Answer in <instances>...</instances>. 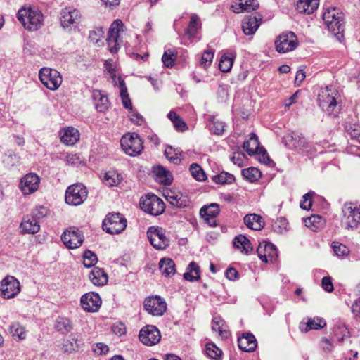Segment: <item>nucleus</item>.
I'll use <instances>...</instances> for the list:
<instances>
[{
	"label": "nucleus",
	"mask_w": 360,
	"mask_h": 360,
	"mask_svg": "<svg viewBox=\"0 0 360 360\" xmlns=\"http://www.w3.org/2000/svg\"><path fill=\"white\" fill-rule=\"evenodd\" d=\"M198 20V19L196 15L191 16L190 22L186 32V34L190 39H193L198 32L199 29V24Z\"/></svg>",
	"instance_id": "c03bdc74"
},
{
	"label": "nucleus",
	"mask_w": 360,
	"mask_h": 360,
	"mask_svg": "<svg viewBox=\"0 0 360 360\" xmlns=\"http://www.w3.org/2000/svg\"><path fill=\"white\" fill-rule=\"evenodd\" d=\"M103 229L110 234H118L127 227V219L120 213H110L103 221Z\"/></svg>",
	"instance_id": "6e6552de"
},
{
	"label": "nucleus",
	"mask_w": 360,
	"mask_h": 360,
	"mask_svg": "<svg viewBox=\"0 0 360 360\" xmlns=\"http://www.w3.org/2000/svg\"><path fill=\"white\" fill-rule=\"evenodd\" d=\"M159 269L162 275L169 276L175 274V264L170 258H162L159 262Z\"/></svg>",
	"instance_id": "f704fd0d"
},
{
	"label": "nucleus",
	"mask_w": 360,
	"mask_h": 360,
	"mask_svg": "<svg viewBox=\"0 0 360 360\" xmlns=\"http://www.w3.org/2000/svg\"><path fill=\"white\" fill-rule=\"evenodd\" d=\"M205 353L211 359H217L219 357L222 352L213 343H207L205 346Z\"/></svg>",
	"instance_id": "864d4df0"
},
{
	"label": "nucleus",
	"mask_w": 360,
	"mask_h": 360,
	"mask_svg": "<svg viewBox=\"0 0 360 360\" xmlns=\"http://www.w3.org/2000/svg\"><path fill=\"white\" fill-rule=\"evenodd\" d=\"M124 25L122 21L120 19L114 20L111 24L107 38V44L110 53H116L120 49L122 43V39L120 37V32H123L124 31Z\"/></svg>",
	"instance_id": "20e7f679"
},
{
	"label": "nucleus",
	"mask_w": 360,
	"mask_h": 360,
	"mask_svg": "<svg viewBox=\"0 0 360 360\" xmlns=\"http://www.w3.org/2000/svg\"><path fill=\"white\" fill-rule=\"evenodd\" d=\"M105 181L108 184L109 186H116L121 181L120 174H116L114 172H108L104 176Z\"/></svg>",
	"instance_id": "bf43d9fd"
},
{
	"label": "nucleus",
	"mask_w": 360,
	"mask_h": 360,
	"mask_svg": "<svg viewBox=\"0 0 360 360\" xmlns=\"http://www.w3.org/2000/svg\"><path fill=\"white\" fill-rule=\"evenodd\" d=\"M97 261H98L97 256L94 252H92L89 250H86L84 252V261H83V264H84V266L88 267V268L91 267L96 264Z\"/></svg>",
	"instance_id": "8fccbe9b"
},
{
	"label": "nucleus",
	"mask_w": 360,
	"mask_h": 360,
	"mask_svg": "<svg viewBox=\"0 0 360 360\" xmlns=\"http://www.w3.org/2000/svg\"><path fill=\"white\" fill-rule=\"evenodd\" d=\"M326 326V321L319 317L307 318L306 323H301L300 330L307 333L311 330H319L323 328Z\"/></svg>",
	"instance_id": "cd10ccee"
},
{
	"label": "nucleus",
	"mask_w": 360,
	"mask_h": 360,
	"mask_svg": "<svg viewBox=\"0 0 360 360\" xmlns=\"http://www.w3.org/2000/svg\"><path fill=\"white\" fill-rule=\"evenodd\" d=\"M319 0H297L296 9L300 13L311 14L318 8Z\"/></svg>",
	"instance_id": "393cba45"
},
{
	"label": "nucleus",
	"mask_w": 360,
	"mask_h": 360,
	"mask_svg": "<svg viewBox=\"0 0 360 360\" xmlns=\"http://www.w3.org/2000/svg\"><path fill=\"white\" fill-rule=\"evenodd\" d=\"M314 192L310 191L302 196V200L300 202V207L305 210H309L312 206V196Z\"/></svg>",
	"instance_id": "0e129e2a"
},
{
	"label": "nucleus",
	"mask_w": 360,
	"mask_h": 360,
	"mask_svg": "<svg viewBox=\"0 0 360 360\" xmlns=\"http://www.w3.org/2000/svg\"><path fill=\"white\" fill-rule=\"evenodd\" d=\"M214 58V51L207 50L205 51L201 57L200 63V65L206 68L210 66Z\"/></svg>",
	"instance_id": "e2e57ef3"
},
{
	"label": "nucleus",
	"mask_w": 360,
	"mask_h": 360,
	"mask_svg": "<svg viewBox=\"0 0 360 360\" xmlns=\"http://www.w3.org/2000/svg\"><path fill=\"white\" fill-rule=\"evenodd\" d=\"M176 58V53L171 50H167L163 53L162 60L167 68H172L174 64Z\"/></svg>",
	"instance_id": "5fc2aeb1"
},
{
	"label": "nucleus",
	"mask_w": 360,
	"mask_h": 360,
	"mask_svg": "<svg viewBox=\"0 0 360 360\" xmlns=\"http://www.w3.org/2000/svg\"><path fill=\"white\" fill-rule=\"evenodd\" d=\"M80 302L85 311L96 312L101 307L102 301L98 293L89 292L82 296Z\"/></svg>",
	"instance_id": "f3484780"
},
{
	"label": "nucleus",
	"mask_w": 360,
	"mask_h": 360,
	"mask_svg": "<svg viewBox=\"0 0 360 360\" xmlns=\"http://www.w3.org/2000/svg\"><path fill=\"white\" fill-rule=\"evenodd\" d=\"M54 328L61 334H67L72 330L73 326L69 319L64 316H58L55 321Z\"/></svg>",
	"instance_id": "473e14b6"
},
{
	"label": "nucleus",
	"mask_w": 360,
	"mask_h": 360,
	"mask_svg": "<svg viewBox=\"0 0 360 360\" xmlns=\"http://www.w3.org/2000/svg\"><path fill=\"white\" fill-rule=\"evenodd\" d=\"M239 6L242 11L251 12L259 8L257 0H240Z\"/></svg>",
	"instance_id": "603ef678"
},
{
	"label": "nucleus",
	"mask_w": 360,
	"mask_h": 360,
	"mask_svg": "<svg viewBox=\"0 0 360 360\" xmlns=\"http://www.w3.org/2000/svg\"><path fill=\"white\" fill-rule=\"evenodd\" d=\"M109 73L110 75L112 82L114 83L115 87L119 88L120 90H127L124 79L120 76H116L115 70L114 68L109 70Z\"/></svg>",
	"instance_id": "6e6d98bb"
},
{
	"label": "nucleus",
	"mask_w": 360,
	"mask_h": 360,
	"mask_svg": "<svg viewBox=\"0 0 360 360\" xmlns=\"http://www.w3.org/2000/svg\"><path fill=\"white\" fill-rule=\"evenodd\" d=\"M81 340L79 335L77 333H72L69 335L68 340L63 346L64 352L71 354L79 348Z\"/></svg>",
	"instance_id": "2f4dec72"
},
{
	"label": "nucleus",
	"mask_w": 360,
	"mask_h": 360,
	"mask_svg": "<svg viewBox=\"0 0 360 360\" xmlns=\"http://www.w3.org/2000/svg\"><path fill=\"white\" fill-rule=\"evenodd\" d=\"M242 175L250 182L257 181L262 176L261 172L253 167L243 169L242 170Z\"/></svg>",
	"instance_id": "79ce46f5"
},
{
	"label": "nucleus",
	"mask_w": 360,
	"mask_h": 360,
	"mask_svg": "<svg viewBox=\"0 0 360 360\" xmlns=\"http://www.w3.org/2000/svg\"><path fill=\"white\" fill-rule=\"evenodd\" d=\"M139 338L143 345L152 346L160 342L161 335L157 327L148 325L140 330Z\"/></svg>",
	"instance_id": "2eb2a0df"
},
{
	"label": "nucleus",
	"mask_w": 360,
	"mask_h": 360,
	"mask_svg": "<svg viewBox=\"0 0 360 360\" xmlns=\"http://www.w3.org/2000/svg\"><path fill=\"white\" fill-rule=\"evenodd\" d=\"M211 179L212 181L219 184H231L235 181V177L233 174L224 171L218 174L213 175Z\"/></svg>",
	"instance_id": "a19ab883"
},
{
	"label": "nucleus",
	"mask_w": 360,
	"mask_h": 360,
	"mask_svg": "<svg viewBox=\"0 0 360 360\" xmlns=\"http://www.w3.org/2000/svg\"><path fill=\"white\" fill-rule=\"evenodd\" d=\"M61 240L68 248L75 249L82 244L84 236L78 229L67 230L62 234Z\"/></svg>",
	"instance_id": "a211bd4d"
},
{
	"label": "nucleus",
	"mask_w": 360,
	"mask_h": 360,
	"mask_svg": "<svg viewBox=\"0 0 360 360\" xmlns=\"http://www.w3.org/2000/svg\"><path fill=\"white\" fill-rule=\"evenodd\" d=\"M153 173L157 178L160 179L161 183L165 185H170L172 181V174L161 165H158L153 167Z\"/></svg>",
	"instance_id": "c9c22d12"
},
{
	"label": "nucleus",
	"mask_w": 360,
	"mask_h": 360,
	"mask_svg": "<svg viewBox=\"0 0 360 360\" xmlns=\"http://www.w3.org/2000/svg\"><path fill=\"white\" fill-rule=\"evenodd\" d=\"M238 347L248 352H252L255 350L257 342L255 337L250 333H245L242 335L241 337L238 339Z\"/></svg>",
	"instance_id": "4be33fe9"
},
{
	"label": "nucleus",
	"mask_w": 360,
	"mask_h": 360,
	"mask_svg": "<svg viewBox=\"0 0 360 360\" xmlns=\"http://www.w3.org/2000/svg\"><path fill=\"white\" fill-rule=\"evenodd\" d=\"M103 91H93L92 98L94 101L95 108L97 111L103 112L107 110L110 106V102L107 95L103 94Z\"/></svg>",
	"instance_id": "bb28decb"
},
{
	"label": "nucleus",
	"mask_w": 360,
	"mask_h": 360,
	"mask_svg": "<svg viewBox=\"0 0 360 360\" xmlns=\"http://www.w3.org/2000/svg\"><path fill=\"white\" fill-rule=\"evenodd\" d=\"M233 245L236 248L248 255L253 250V246L250 240L244 235H238L233 239Z\"/></svg>",
	"instance_id": "7c9ffc66"
},
{
	"label": "nucleus",
	"mask_w": 360,
	"mask_h": 360,
	"mask_svg": "<svg viewBox=\"0 0 360 360\" xmlns=\"http://www.w3.org/2000/svg\"><path fill=\"white\" fill-rule=\"evenodd\" d=\"M87 195V189L82 184H74L68 187L65 200L68 205L78 206L84 202Z\"/></svg>",
	"instance_id": "9d476101"
},
{
	"label": "nucleus",
	"mask_w": 360,
	"mask_h": 360,
	"mask_svg": "<svg viewBox=\"0 0 360 360\" xmlns=\"http://www.w3.org/2000/svg\"><path fill=\"white\" fill-rule=\"evenodd\" d=\"M243 148L250 155H252L257 153L259 148V142L255 134L252 133L249 140L245 141Z\"/></svg>",
	"instance_id": "e433bc0d"
},
{
	"label": "nucleus",
	"mask_w": 360,
	"mask_h": 360,
	"mask_svg": "<svg viewBox=\"0 0 360 360\" xmlns=\"http://www.w3.org/2000/svg\"><path fill=\"white\" fill-rule=\"evenodd\" d=\"M331 334L337 338V340L340 344H342L345 338L349 336V331L345 323L342 321L338 320L334 324Z\"/></svg>",
	"instance_id": "c85d7f7f"
},
{
	"label": "nucleus",
	"mask_w": 360,
	"mask_h": 360,
	"mask_svg": "<svg viewBox=\"0 0 360 360\" xmlns=\"http://www.w3.org/2000/svg\"><path fill=\"white\" fill-rule=\"evenodd\" d=\"M321 217L319 215H312L304 219L305 226L312 229L313 231L319 228V224L321 223Z\"/></svg>",
	"instance_id": "680f3d73"
},
{
	"label": "nucleus",
	"mask_w": 360,
	"mask_h": 360,
	"mask_svg": "<svg viewBox=\"0 0 360 360\" xmlns=\"http://www.w3.org/2000/svg\"><path fill=\"white\" fill-rule=\"evenodd\" d=\"M49 213V210L44 206L36 207L32 210L31 216L37 221L46 217Z\"/></svg>",
	"instance_id": "69168bd1"
},
{
	"label": "nucleus",
	"mask_w": 360,
	"mask_h": 360,
	"mask_svg": "<svg viewBox=\"0 0 360 360\" xmlns=\"http://www.w3.org/2000/svg\"><path fill=\"white\" fill-rule=\"evenodd\" d=\"M318 103L323 111L336 117L342 109V98L340 91H321Z\"/></svg>",
	"instance_id": "f257e3e1"
},
{
	"label": "nucleus",
	"mask_w": 360,
	"mask_h": 360,
	"mask_svg": "<svg viewBox=\"0 0 360 360\" xmlns=\"http://www.w3.org/2000/svg\"><path fill=\"white\" fill-rule=\"evenodd\" d=\"M167 200L172 206L178 208L186 207L190 203L188 196L183 195L182 193L168 195Z\"/></svg>",
	"instance_id": "72a5a7b5"
},
{
	"label": "nucleus",
	"mask_w": 360,
	"mask_h": 360,
	"mask_svg": "<svg viewBox=\"0 0 360 360\" xmlns=\"http://www.w3.org/2000/svg\"><path fill=\"white\" fill-rule=\"evenodd\" d=\"M285 145L289 148L304 149L308 150L309 143L301 134L292 132L283 139Z\"/></svg>",
	"instance_id": "aec40b11"
},
{
	"label": "nucleus",
	"mask_w": 360,
	"mask_h": 360,
	"mask_svg": "<svg viewBox=\"0 0 360 360\" xmlns=\"http://www.w3.org/2000/svg\"><path fill=\"white\" fill-rule=\"evenodd\" d=\"M162 228L150 226L147 231V236L150 244L157 250H164L169 245V240L165 236Z\"/></svg>",
	"instance_id": "ddd939ff"
},
{
	"label": "nucleus",
	"mask_w": 360,
	"mask_h": 360,
	"mask_svg": "<svg viewBox=\"0 0 360 360\" xmlns=\"http://www.w3.org/2000/svg\"><path fill=\"white\" fill-rule=\"evenodd\" d=\"M11 333L13 336H17L20 339H24L25 338V333L24 328L18 323H14L10 326Z\"/></svg>",
	"instance_id": "774afa93"
},
{
	"label": "nucleus",
	"mask_w": 360,
	"mask_h": 360,
	"mask_svg": "<svg viewBox=\"0 0 360 360\" xmlns=\"http://www.w3.org/2000/svg\"><path fill=\"white\" fill-rule=\"evenodd\" d=\"M244 224L252 230L259 231L264 226L262 217L257 214H248L243 218Z\"/></svg>",
	"instance_id": "a878e982"
},
{
	"label": "nucleus",
	"mask_w": 360,
	"mask_h": 360,
	"mask_svg": "<svg viewBox=\"0 0 360 360\" xmlns=\"http://www.w3.org/2000/svg\"><path fill=\"white\" fill-rule=\"evenodd\" d=\"M59 136L63 143L73 146L79 141L80 134L76 128L68 127L60 130Z\"/></svg>",
	"instance_id": "412c9836"
},
{
	"label": "nucleus",
	"mask_w": 360,
	"mask_h": 360,
	"mask_svg": "<svg viewBox=\"0 0 360 360\" xmlns=\"http://www.w3.org/2000/svg\"><path fill=\"white\" fill-rule=\"evenodd\" d=\"M120 144L124 153L130 156L141 154L143 149V141L136 133L124 135L120 139Z\"/></svg>",
	"instance_id": "0eeeda50"
},
{
	"label": "nucleus",
	"mask_w": 360,
	"mask_h": 360,
	"mask_svg": "<svg viewBox=\"0 0 360 360\" xmlns=\"http://www.w3.org/2000/svg\"><path fill=\"white\" fill-rule=\"evenodd\" d=\"M209 126L210 130L216 135H222L224 131L225 123L212 117Z\"/></svg>",
	"instance_id": "de8ad7c7"
},
{
	"label": "nucleus",
	"mask_w": 360,
	"mask_h": 360,
	"mask_svg": "<svg viewBox=\"0 0 360 360\" xmlns=\"http://www.w3.org/2000/svg\"><path fill=\"white\" fill-rule=\"evenodd\" d=\"M164 155L169 162L174 165H178L181 162L180 153L176 152L172 146H167L166 148Z\"/></svg>",
	"instance_id": "49530a36"
},
{
	"label": "nucleus",
	"mask_w": 360,
	"mask_h": 360,
	"mask_svg": "<svg viewBox=\"0 0 360 360\" xmlns=\"http://www.w3.org/2000/svg\"><path fill=\"white\" fill-rule=\"evenodd\" d=\"M19 160L20 157L18 155L14 153L13 151H8L5 155L3 162L7 167H13L19 162Z\"/></svg>",
	"instance_id": "13d9d810"
},
{
	"label": "nucleus",
	"mask_w": 360,
	"mask_h": 360,
	"mask_svg": "<svg viewBox=\"0 0 360 360\" xmlns=\"http://www.w3.org/2000/svg\"><path fill=\"white\" fill-rule=\"evenodd\" d=\"M262 22L260 15H250L246 16L242 24V29L245 34L251 35L258 29Z\"/></svg>",
	"instance_id": "5701e85b"
},
{
	"label": "nucleus",
	"mask_w": 360,
	"mask_h": 360,
	"mask_svg": "<svg viewBox=\"0 0 360 360\" xmlns=\"http://www.w3.org/2000/svg\"><path fill=\"white\" fill-rule=\"evenodd\" d=\"M104 31L102 27H96L90 31L89 38L94 42H98L101 38L103 37Z\"/></svg>",
	"instance_id": "338daca9"
},
{
	"label": "nucleus",
	"mask_w": 360,
	"mask_h": 360,
	"mask_svg": "<svg viewBox=\"0 0 360 360\" xmlns=\"http://www.w3.org/2000/svg\"><path fill=\"white\" fill-rule=\"evenodd\" d=\"M224 321L221 319H217L214 318L212 320V329L214 331H217L220 336L226 338L228 331L224 328Z\"/></svg>",
	"instance_id": "3c124183"
},
{
	"label": "nucleus",
	"mask_w": 360,
	"mask_h": 360,
	"mask_svg": "<svg viewBox=\"0 0 360 360\" xmlns=\"http://www.w3.org/2000/svg\"><path fill=\"white\" fill-rule=\"evenodd\" d=\"M40 179L38 175L29 173L20 179L19 187L24 195H30L37 191Z\"/></svg>",
	"instance_id": "dca6fc26"
},
{
	"label": "nucleus",
	"mask_w": 360,
	"mask_h": 360,
	"mask_svg": "<svg viewBox=\"0 0 360 360\" xmlns=\"http://www.w3.org/2000/svg\"><path fill=\"white\" fill-rule=\"evenodd\" d=\"M39 77L49 90H56L63 81L62 76L58 70L49 68H41L39 72Z\"/></svg>",
	"instance_id": "9b49d317"
},
{
	"label": "nucleus",
	"mask_w": 360,
	"mask_h": 360,
	"mask_svg": "<svg viewBox=\"0 0 360 360\" xmlns=\"http://www.w3.org/2000/svg\"><path fill=\"white\" fill-rule=\"evenodd\" d=\"M342 224L347 229H354L360 225V206L345 203L342 207Z\"/></svg>",
	"instance_id": "1a4fd4ad"
},
{
	"label": "nucleus",
	"mask_w": 360,
	"mask_h": 360,
	"mask_svg": "<svg viewBox=\"0 0 360 360\" xmlns=\"http://www.w3.org/2000/svg\"><path fill=\"white\" fill-rule=\"evenodd\" d=\"M20 292V282L13 276H6L0 282V296L4 299L13 298Z\"/></svg>",
	"instance_id": "f8f14e48"
},
{
	"label": "nucleus",
	"mask_w": 360,
	"mask_h": 360,
	"mask_svg": "<svg viewBox=\"0 0 360 360\" xmlns=\"http://www.w3.org/2000/svg\"><path fill=\"white\" fill-rule=\"evenodd\" d=\"M298 38L292 31L282 32L275 40L276 50L280 53L292 51L298 46Z\"/></svg>",
	"instance_id": "39448f33"
},
{
	"label": "nucleus",
	"mask_w": 360,
	"mask_h": 360,
	"mask_svg": "<svg viewBox=\"0 0 360 360\" xmlns=\"http://www.w3.org/2000/svg\"><path fill=\"white\" fill-rule=\"evenodd\" d=\"M288 221L284 217L278 218L272 224L273 230L278 233H283L286 232L288 229Z\"/></svg>",
	"instance_id": "09e8293b"
},
{
	"label": "nucleus",
	"mask_w": 360,
	"mask_h": 360,
	"mask_svg": "<svg viewBox=\"0 0 360 360\" xmlns=\"http://www.w3.org/2000/svg\"><path fill=\"white\" fill-rule=\"evenodd\" d=\"M143 307L153 316H162L167 309V304L160 296L148 297L143 302Z\"/></svg>",
	"instance_id": "4468645a"
},
{
	"label": "nucleus",
	"mask_w": 360,
	"mask_h": 360,
	"mask_svg": "<svg viewBox=\"0 0 360 360\" xmlns=\"http://www.w3.org/2000/svg\"><path fill=\"white\" fill-rule=\"evenodd\" d=\"M219 213V206L217 203H211L207 206H203L200 210V214L202 217H211L212 220Z\"/></svg>",
	"instance_id": "ea45409f"
},
{
	"label": "nucleus",
	"mask_w": 360,
	"mask_h": 360,
	"mask_svg": "<svg viewBox=\"0 0 360 360\" xmlns=\"http://www.w3.org/2000/svg\"><path fill=\"white\" fill-rule=\"evenodd\" d=\"M89 279L94 285L102 286L107 283L108 276L103 269L94 267L89 274Z\"/></svg>",
	"instance_id": "c756f323"
},
{
	"label": "nucleus",
	"mask_w": 360,
	"mask_h": 360,
	"mask_svg": "<svg viewBox=\"0 0 360 360\" xmlns=\"http://www.w3.org/2000/svg\"><path fill=\"white\" fill-rule=\"evenodd\" d=\"M265 255H266V263L271 262L274 263L276 261L278 258V250L276 247L272 244L271 243H269L266 241L265 246Z\"/></svg>",
	"instance_id": "37998d69"
},
{
	"label": "nucleus",
	"mask_w": 360,
	"mask_h": 360,
	"mask_svg": "<svg viewBox=\"0 0 360 360\" xmlns=\"http://www.w3.org/2000/svg\"><path fill=\"white\" fill-rule=\"evenodd\" d=\"M18 20L30 31L37 30L43 24V14L38 9L30 6L22 7L17 13Z\"/></svg>",
	"instance_id": "f03ea898"
},
{
	"label": "nucleus",
	"mask_w": 360,
	"mask_h": 360,
	"mask_svg": "<svg viewBox=\"0 0 360 360\" xmlns=\"http://www.w3.org/2000/svg\"><path fill=\"white\" fill-rule=\"evenodd\" d=\"M192 176L198 181H203L206 179V174L202 167L196 164L193 163L189 168Z\"/></svg>",
	"instance_id": "a18cd8bd"
},
{
	"label": "nucleus",
	"mask_w": 360,
	"mask_h": 360,
	"mask_svg": "<svg viewBox=\"0 0 360 360\" xmlns=\"http://www.w3.org/2000/svg\"><path fill=\"white\" fill-rule=\"evenodd\" d=\"M233 59L234 56L231 53L223 54L219 63V70L223 72H229L233 66Z\"/></svg>",
	"instance_id": "58836bf2"
},
{
	"label": "nucleus",
	"mask_w": 360,
	"mask_h": 360,
	"mask_svg": "<svg viewBox=\"0 0 360 360\" xmlns=\"http://www.w3.org/2000/svg\"><path fill=\"white\" fill-rule=\"evenodd\" d=\"M60 23L65 28L75 25L80 22L81 13L77 9L65 8L60 12Z\"/></svg>",
	"instance_id": "6ab92c4d"
},
{
	"label": "nucleus",
	"mask_w": 360,
	"mask_h": 360,
	"mask_svg": "<svg viewBox=\"0 0 360 360\" xmlns=\"http://www.w3.org/2000/svg\"><path fill=\"white\" fill-rule=\"evenodd\" d=\"M188 271L184 274V278L186 281L193 282L200 278V270L198 264L195 262H191L187 269Z\"/></svg>",
	"instance_id": "4c0bfd02"
},
{
	"label": "nucleus",
	"mask_w": 360,
	"mask_h": 360,
	"mask_svg": "<svg viewBox=\"0 0 360 360\" xmlns=\"http://www.w3.org/2000/svg\"><path fill=\"white\" fill-rule=\"evenodd\" d=\"M20 227L22 233L34 234L40 229V226L37 219L32 216H27L20 223Z\"/></svg>",
	"instance_id": "b1692460"
},
{
	"label": "nucleus",
	"mask_w": 360,
	"mask_h": 360,
	"mask_svg": "<svg viewBox=\"0 0 360 360\" xmlns=\"http://www.w3.org/2000/svg\"><path fill=\"white\" fill-rule=\"evenodd\" d=\"M140 207L153 216L161 214L165 210V202L155 194H147L140 200Z\"/></svg>",
	"instance_id": "423d86ee"
},
{
	"label": "nucleus",
	"mask_w": 360,
	"mask_h": 360,
	"mask_svg": "<svg viewBox=\"0 0 360 360\" xmlns=\"http://www.w3.org/2000/svg\"><path fill=\"white\" fill-rule=\"evenodd\" d=\"M345 131L352 139L360 137V125L356 124H347L345 126Z\"/></svg>",
	"instance_id": "4d7b16f0"
},
{
	"label": "nucleus",
	"mask_w": 360,
	"mask_h": 360,
	"mask_svg": "<svg viewBox=\"0 0 360 360\" xmlns=\"http://www.w3.org/2000/svg\"><path fill=\"white\" fill-rule=\"evenodd\" d=\"M323 20L328 30L338 38L342 37L344 32V14L339 8L331 7L323 14Z\"/></svg>",
	"instance_id": "7ed1b4c3"
},
{
	"label": "nucleus",
	"mask_w": 360,
	"mask_h": 360,
	"mask_svg": "<svg viewBox=\"0 0 360 360\" xmlns=\"http://www.w3.org/2000/svg\"><path fill=\"white\" fill-rule=\"evenodd\" d=\"M332 248L334 253L338 257L346 256L349 252V249L345 245L340 243L339 242H333Z\"/></svg>",
	"instance_id": "052dcab7"
}]
</instances>
